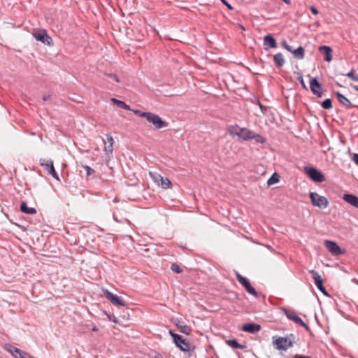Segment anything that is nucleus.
Listing matches in <instances>:
<instances>
[{
  "mask_svg": "<svg viewBox=\"0 0 358 358\" xmlns=\"http://www.w3.org/2000/svg\"><path fill=\"white\" fill-rule=\"evenodd\" d=\"M282 1H283L285 3H287V4H288V5H289V4H290V3H291L290 0H282Z\"/></svg>",
  "mask_w": 358,
  "mask_h": 358,
  "instance_id": "nucleus-47",
  "label": "nucleus"
},
{
  "mask_svg": "<svg viewBox=\"0 0 358 358\" xmlns=\"http://www.w3.org/2000/svg\"><path fill=\"white\" fill-rule=\"evenodd\" d=\"M324 246L334 256H338L341 254H344L345 252V250L341 249L336 242L332 241H325Z\"/></svg>",
  "mask_w": 358,
  "mask_h": 358,
  "instance_id": "nucleus-9",
  "label": "nucleus"
},
{
  "mask_svg": "<svg viewBox=\"0 0 358 358\" xmlns=\"http://www.w3.org/2000/svg\"><path fill=\"white\" fill-rule=\"evenodd\" d=\"M310 11L313 15H317L318 14V10L314 6H311L310 7Z\"/></svg>",
  "mask_w": 358,
  "mask_h": 358,
  "instance_id": "nucleus-41",
  "label": "nucleus"
},
{
  "mask_svg": "<svg viewBox=\"0 0 358 358\" xmlns=\"http://www.w3.org/2000/svg\"><path fill=\"white\" fill-rule=\"evenodd\" d=\"M159 186L166 189L171 186V182L167 178H162Z\"/></svg>",
  "mask_w": 358,
  "mask_h": 358,
  "instance_id": "nucleus-30",
  "label": "nucleus"
},
{
  "mask_svg": "<svg viewBox=\"0 0 358 358\" xmlns=\"http://www.w3.org/2000/svg\"><path fill=\"white\" fill-rule=\"evenodd\" d=\"M310 199L313 206L320 208H326L329 205L327 199L316 192H310Z\"/></svg>",
  "mask_w": 358,
  "mask_h": 358,
  "instance_id": "nucleus-4",
  "label": "nucleus"
},
{
  "mask_svg": "<svg viewBox=\"0 0 358 358\" xmlns=\"http://www.w3.org/2000/svg\"><path fill=\"white\" fill-rule=\"evenodd\" d=\"M318 50L324 55V60L329 62L332 60V50L329 46L322 45L319 47Z\"/></svg>",
  "mask_w": 358,
  "mask_h": 358,
  "instance_id": "nucleus-15",
  "label": "nucleus"
},
{
  "mask_svg": "<svg viewBox=\"0 0 358 358\" xmlns=\"http://www.w3.org/2000/svg\"><path fill=\"white\" fill-rule=\"evenodd\" d=\"M111 101L117 106L118 108H123L125 110H130V106L127 105L124 101L117 99L115 98H112Z\"/></svg>",
  "mask_w": 358,
  "mask_h": 358,
  "instance_id": "nucleus-25",
  "label": "nucleus"
},
{
  "mask_svg": "<svg viewBox=\"0 0 358 358\" xmlns=\"http://www.w3.org/2000/svg\"><path fill=\"white\" fill-rule=\"evenodd\" d=\"M294 55V57L298 59H302L305 56V50L302 46H299L297 49L293 50L292 51H289Z\"/></svg>",
  "mask_w": 358,
  "mask_h": 358,
  "instance_id": "nucleus-22",
  "label": "nucleus"
},
{
  "mask_svg": "<svg viewBox=\"0 0 358 358\" xmlns=\"http://www.w3.org/2000/svg\"><path fill=\"white\" fill-rule=\"evenodd\" d=\"M278 181H279V176L276 173H274L271 176V177L268 180L267 184H268V185H271L275 183H277Z\"/></svg>",
  "mask_w": 358,
  "mask_h": 358,
  "instance_id": "nucleus-29",
  "label": "nucleus"
},
{
  "mask_svg": "<svg viewBox=\"0 0 358 358\" xmlns=\"http://www.w3.org/2000/svg\"><path fill=\"white\" fill-rule=\"evenodd\" d=\"M292 321L294 323L304 327L306 330H310L309 326L306 323H305L297 315L294 317H293Z\"/></svg>",
  "mask_w": 358,
  "mask_h": 358,
  "instance_id": "nucleus-26",
  "label": "nucleus"
},
{
  "mask_svg": "<svg viewBox=\"0 0 358 358\" xmlns=\"http://www.w3.org/2000/svg\"><path fill=\"white\" fill-rule=\"evenodd\" d=\"M106 76L113 79L116 83H119L118 77L116 74L114 73H106Z\"/></svg>",
  "mask_w": 358,
  "mask_h": 358,
  "instance_id": "nucleus-38",
  "label": "nucleus"
},
{
  "mask_svg": "<svg viewBox=\"0 0 358 358\" xmlns=\"http://www.w3.org/2000/svg\"><path fill=\"white\" fill-rule=\"evenodd\" d=\"M150 113H151L150 112H142L139 116L144 117L148 120V117L150 116Z\"/></svg>",
  "mask_w": 358,
  "mask_h": 358,
  "instance_id": "nucleus-40",
  "label": "nucleus"
},
{
  "mask_svg": "<svg viewBox=\"0 0 358 358\" xmlns=\"http://www.w3.org/2000/svg\"><path fill=\"white\" fill-rule=\"evenodd\" d=\"M293 358H311L310 356H305L301 355H295Z\"/></svg>",
  "mask_w": 358,
  "mask_h": 358,
  "instance_id": "nucleus-43",
  "label": "nucleus"
},
{
  "mask_svg": "<svg viewBox=\"0 0 358 358\" xmlns=\"http://www.w3.org/2000/svg\"><path fill=\"white\" fill-rule=\"evenodd\" d=\"M148 122L152 123L155 129H159L168 126V122L164 121L158 115L151 113L148 117Z\"/></svg>",
  "mask_w": 358,
  "mask_h": 358,
  "instance_id": "nucleus-8",
  "label": "nucleus"
},
{
  "mask_svg": "<svg viewBox=\"0 0 358 358\" xmlns=\"http://www.w3.org/2000/svg\"><path fill=\"white\" fill-rule=\"evenodd\" d=\"M357 284H358V281H357Z\"/></svg>",
  "mask_w": 358,
  "mask_h": 358,
  "instance_id": "nucleus-55",
  "label": "nucleus"
},
{
  "mask_svg": "<svg viewBox=\"0 0 358 358\" xmlns=\"http://www.w3.org/2000/svg\"><path fill=\"white\" fill-rule=\"evenodd\" d=\"M260 108L262 110H263L264 107L260 104Z\"/></svg>",
  "mask_w": 358,
  "mask_h": 358,
  "instance_id": "nucleus-54",
  "label": "nucleus"
},
{
  "mask_svg": "<svg viewBox=\"0 0 358 358\" xmlns=\"http://www.w3.org/2000/svg\"><path fill=\"white\" fill-rule=\"evenodd\" d=\"M171 269L176 273H180L182 272V269L180 268V266L175 263L171 264Z\"/></svg>",
  "mask_w": 358,
  "mask_h": 358,
  "instance_id": "nucleus-35",
  "label": "nucleus"
},
{
  "mask_svg": "<svg viewBox=\"0 0 358 358\" xmlns=\"http://www.w3.org/2000/svg\"><path fill=\"white\" fill-rule=\"evenodd\" d=\"M83 167L86 171V175L87 177L94 173V169L90 167L89 166L85 165L83 166Z\"/></svg>",
  "mask_w": 358,
  "mask_h": 358,
  "instance_id": "nucleus-36",
  "label": "nucleus"
},
{
  "mask_svg": "<svg viewBox=\"0 0 358 358\" xmlns=\"http://www.w3.org/2000/svg\"><path fill=\"white\" fill-rule=\"evenodd\" d=\"M50 97H51V95H50V94L45 95V96H43V101H48V100H49L50 99Z\"/></svg>",
  "mask_w": 358,
  "mask_h": 358,
  "instance_id": "nucleus-45",
  "label": "nucleus"
},
{
  "mask_svg": "<svg viewBox=\"0 0 358 358\" xmlns=\"http://www.w3.org/2000/svg\"><path fill=\"white\" fill-rule=\"evenodd\" d=\"M343 199L347 203L358 208V196L351 194H344Z\"/></svg>",
  "mask_w": 358,
  "mask_h": 358,
  "instance_id": "nucleus-16",
  "label": "nucleus"
},
{
  "mask_svg": "<svg viewBox=\"0 0 358 358\" xmlns=\"http://www.w3.org/2000/svg\"><path fill=\"white\" fill-rule=\"evenodd\" d=\"M284 312L287 317L290 320H292L293 317L296 315V313L292 310L285 309Z\"/></svg>",
  "mask_w": 358,
  "mask_h": 358,
  "instance_id": "nucleus-33",
  "label": "nucleus"
},
{
  "mask_svg": "<svg viewBox=\"0 0 358 358\" xmlns=\"http://www.w3.org/2000/svg\"><path fill=\"white\" fill-rule=\"evenodd\" d=\"M110 320H113V322H117L115 317L114 318H110Z\"/></svg>",
  "mask_w": 358,
  "mask_h": 358,
  "instance_id": "nucleus-50",
  "label": "nucleus"
},
{
  "mask_svg": "<svg viewBox=\"0 0 358 358\" xmlns=\"http://www.w3.org/2000/svg\"><path fill=\"white\" fill-rule=\"evenodd\" d=\"M261 325L256 323H246L244 324L241 327L242 331L253 334L259 332L261 330Z\"/></svg>",
  "mask_w": 358,
  "mask_h": 358,
  "instance_id": "nucleus-13",
  "label": "nucleus"
},
{
  "mask_svg": "<svg viewBox=\"0 0 358 358\" xmlns=\"http://www.w3.org/2000/svg\"><path fill=\"white\" fill-rule=\"evenodd\" d=\"M34 37L38 41H41V43L46 44L48 45H50L52 44V38L48 35L45 29H40L35 31L34 34Z\"/></svg>",
  "mask_w": 358,
  "mask_h": 358,
  "instance_id": "nucleus-7",
  "label": "nucleus"
},
{
  "mask_svg": "<svg viewBox=\"0 0 358 358\" xmlns=\"http://www.w3.org/2000/svg\"><path fill=\"white\" fill-rule=\"evenodd\" d=\"M226 343L228 345L235 349H241L244 350L246 348L245 345H242L238 343L236 339H230L226 341Z\"/></svg>",
  "mask_w": 358,
  "mask_h": 358,
  "instance_id": "nucleus-24",
  "label": "nucleus"
},
{
  "mask_svg": "<svg viewBox=\"0 0 358 358\" xmlns=\"http://www.w3.org/2000/svg\"><path fill=\"white\" fill-rule=\"evenodd\" d=\"M297 75H298L297 77H296L297 80L301 83L302 87L307 90L308 88H307V87H306V84L304 83V80H303V76H302L301 73H297Z\"/></svg>",
  "mask_w": 358,
  "mask_h": 358,
  "instance_id": "nucleus-34",
  "label": "nucleus"
},
{
  "mask_svg": "<svg viewBox=\"0 0 358 358\" xmlns=\"http://www.w3.org/2000/svg\"><path fill=\"white\" fill-rule=\"evenodd\" d=\"M48 174L51 175L56 180H59V176H58L55 168L52 169V171Z\"/></svg>",
  "mask_w": 358,
  "mask_h": 358,
  "instance_id": "nucleus-39",
  "label": "nucleus"
},
{
  "mask_svg": "<svg viewBox=\"0 0 358 358\" xmlns=\"http://www.w3.org/2000/svg\"><path fill=\"white\" fill-rule=\"evenodd\" d=\"M304 171L310 177V178L314 182H322L325 181L324 176L315 168L310 166H305Z\"/></svg>",
  "mask_w": 358,
  "mask_h": 358,
  "instance_id": "nucleus-5",
  "label": "nucleus"
},
{
  "mask_svg": "<svg viewBox=\"0 0 358 358\" xmlns=\"http://www.w3.org/2000/svg\"><path fill=\"white\" fill-rule=\"evenodd\" d=\"M141 113H142V111H141V110H134V113L135 115H138V116L140 115V114H141Z\"/></svg>",
  "mask_w": 358,
  "mask_h": 358,
  "instance_id": "nucleus-46",
  "label": "nucleus"
},
{
  "mask_svg": "<svg viewBox=\"0 0 358 358\" xmlns=\"http://www.w3.org/2000/svg\"><path fill=\"white\" fill-rule=\"evenodd\" d=\"M110 320H113V322H117L115 317L114 318H110Z\"/></svg>",
  "mask_w": 358,
  "mask_h": 358,
  "instance_id": "nucleus-51",
  "label": "nucleus"
},
{
  "mask_svg": "<svg viewBox=\"0 0 358 358\" xmlns=\"http://www.w3.org/2000/svg\"><path fill=\"white\" fill-rule=\"evenodd\" d=\"M264 45H267L269 48H275L277 47V43L271 34H268L264 36Z\"/></svg>",
  "mask_w": 358,
  "mask_h": 358,
  "instance_id": "nucleus-17",
  "label": "nucleus"
},
{
  "mask_svg": "<svg viewBox=\"0 0 358 358\" xmlns=\"http://www.w3.org/2000/svg\"><path fill=\"white\" fill-rule=\"evenodd\" d=\"M169 334L173 338L176 347L180 348V350L183 352H188L190 350V344L186 339L183 338L180 335L174 333L171 330L169 331Z\"/></svg>",
  "mask_w": 358,
  "mask_h": 358,
  "instance_id": "nucleus-2",
  "label": "nucleus"
},
{
  "mask_svg": "<svg viewBox=\"0 0 358 358\" xmlns=\"http://www.w3.org/2000/svg\"><path fill=\"white\" fill-rule=\"evenodd\" d=\"M345 76L351 78L352 80L358 82V75L355 74V71L354 69H351V71L345 74Z\"/></svg>",
  "mask_w": 358,
  "mask_h": 358,
  "instance_id": "nucleus-32",
  "label": "nucleus"
},
{
  "mask_svg": "<svg viewBox=\"0 0 358 358\" xmlns=\"http://www.w3.org/2000/svg\"><path fill=\"white\" fill-rule=\"evenodd\" d=\"M104 143V152L107 156H110L113 153V138L111 135L107 134L106 135V141L103 140Z\"/></svg>",
  "mask_w": 358,
  "mask_h": 358,
  "instance_id": "nucleus-14",
  "label": "nucleus"
},
{
  "mask_svg": "<svg viewBox=\"0 0 358 358\" xmlns=\"http://www.w3.org/2000/svg\"><path fill=\"white\" fill-rule=\"evenodd\" d=\"M20 210L26 214L33 215L36 213V210L32 207H28L26 202L22 201L20 205Z\"/></svg>",
  "mask_w": 358,
  "mask_h": 358,
  "instance_id": "nucleus-21",
  "label": "nucleus"
},
{
  "mask_svg": "<svg viewBox=\"0 0 358 358\" xmlns=\"http://www.w3.org/2000/svg\"><path fill=\"white\" fill-rule=\"evenodd\" d=\"M273 60L276 66L278 67L282 66L285 63L283 55L281 52L274 55Z\"/></svg>",
  "mask_w": 358,
  "mask_h": 358,
  "instance_id": "nucleus-23",
  "label": "nucleus"
},
{
  "mask_svg": "<svg viewBox=\"0 0 358 358\" xmlns=\"http://www.w3.org/2000/svg\"><path fill=\"white\" fill-rule=\"evenodd\" d=\"M110 320H113V322H117L115 317L114 318H110Z\"/></svg>",
  "mask_w": 358,
  "mask_h": 358,
  "instance_id": "nucleus-52",
  "label": "nucleus"
},
{
  "mask_svg": "<svg viewBox=\"0 0 358 358\" xmlns=\"http://www.w3.org/2000/svg\"><path fill=\"white\" fill-rule=\"evenodd\" d=\"M150 176L152 178V179L154 180V182L157 185H159V183L161 180H162V176L157 173H152L150 172Z\"/></svg>",
  "mask_w": 358,
  "mask_h": 358,
  "instance_id": "nucleus-27",
  "label": "nucleus"
},
{
  "mask_svg": "<svg viewBox=\"0 0 358 358\" xmlns=\"http://www.w3.org/2000/svg\"><path fill=\"white\" fill-rule=\"evenodd\" d=\"M354 88H355V90H356L357 91H358V86H354Z\"/></svg>",
  "mask_w": 358,
  "mask_h": 358,
  "instance_id": "nucleus-53",
  "label": "nucleus"
},
{
  "mask_svg": "<svg viewBox=\"0 0 358 358\" xmlns=\"http://www.w3.org/2000/svg\"><path fill=\"white\" fill-rule=\"evenodd\" d=\"M239 27H241V29L242 30H245V27H244L243 25L239 24Z\"/></svg>",
  "mask_w": 358,
  "mask_h": 358,
  "instance_id": "nucleus-49",
  "label": "nucleus"
},
{
  "mask_svg": "<svg viewBox=\"0 0 358 358\" xmlns=\"http://www.w3.org/2000/svg\"><path fill=\"white\" fill-rule=\"evenodd\" d=\"M321 105L324 109H330L332 108V101L331 99H326L322 102Z\"/></svg>",
  "mask_w": 358,
  "mask_h": 358,
  "instance_id": "nucleus-31",
  "label": "nucleus"
},
{
  "mask_svg": "<svg viewBox=\"0 0 358 358\" xmlns=\"http://www.w3.org/2000/svg\"><path fill=\"white\" fill-rule=\"evenodd\" d=\"M176 325L179 329L180 332H182V333H183V334H185L186 335L190 334V333L192 331L191 327L189 326H188V325L185 324L183 322H181V321L178 320L176 323Z\"/></svg>",
  "mask_w": 358,
  "mask_h": 358,
  "instance_id": "nucleus-20",
  "label": "nucleus"
},
{
  "mask_svg": "<svg viewBox=\"0 0 358 358\" xmlns=\"http://www.w3.org/2000/svg\"><path fill=\"white\" fill-rule=\"evenodd\" d=\"M309 273L312 275V277L314 280V282L317 287V289L323 293L325 296H329L325 287L323 285V280L320 276V275L315 271V270L309 271Z\"/></svg>",
  "mask_w": 358,
  "mask_h": 358,
  "instance_id": "nucleus-10",
  "label": "nucleus"
},
{
  "mask_svg": "<svg viewBox=\"0 0 358 358\" xmlns=\"http://www.w3.org/2000/svg\"><path fill=\"white\" fill-rule=\"evenodd\" d=\"M229 133L232 136H237L242 141L251 140L252 131L247 128H241L238 126L232 127Z\"/></svg>",
  "mask_w": 358,
  "mask_h": 358,
  "instance_id": "nucleus-1",
  "label": "nucleus"
},
{
  "mask_svg": "<svg viewBox=\"0 0 358 358\" xmlns=\"http://www.w3.org/2000/svg\"><path fill=\"white\" fill-rule=\"evenodd\" d=\"M40 165L47 171L48 173H49L52 169H54L53 162L51 159H40Z\"/></svg>",
  "mask_w": 358,
  "mask_h": 358,
  "instance_id": "nucleus-19",
  "label": "nucleus"
},
{
  "mask_svg": "<svg viewBox=\"0 0 358 358\" xmlns=\"http://www.w3.org/2000/svg\"><path fill=\"white\" fill-rule=\"evenodd\" d=\"M105 296L108 299L113 303L117 304L121 306H126L127 302L122 299L120 296L113 294L108 290L104 292Z\"/></svg>",
  "mask_w": 358,
  "mask_h": 358,
  "instance_id": "nucleus-12",
  "label": "nucleus"
},
{
  "mask_svg": "<svg viewBox=\"0 0 358 358\" xmlns=\"http://www.w3.org/2000/svg\"><path fill=\"white\" fill-rule=\"evenodd\" d=\"M336 97L338 99V101L342 105L345 106L346 108H352V107L355 106L354 105L352 104V103L350 102V101L348 98H346L344 95H343L339 92H336Z\"/></svg>",
  "mask_w": 358,
  "mask_h": 358,
  "instance_id": "nucleus-18",
  "label": "nucleus"
},
{
  "mask_svg": "<svg viewBox=\"0 0 358 358\" xmlns=\"http://www.w3.org/2000/svg\"><path fill=\"white\" fill-rule=\"evenodd\" d=\"M92 330L93 331H98V328H97L96 326H94V327H93V328H92Z\"/></svg>",
  "mask_w": 358,
  "mask_h": 358,
  "instance_id": "nucleus-48",
  "label": "nucleus"
},
{
  "mask_svg": "<svg viewBox=\"0 0 358 358\" xmlns=\"http://www.w3.org/2000/svg\"><path fill=\"white\" fill-rule=\"evenodd\" d=\"M353 161L358 165V154L355 153L352 157Z\"/></svg>",
  "mask_w": 358,
  "mask_h": 358,
  "instance_id": "nucleus-44",
  "label": "nucleus"
},
{
  "mask_svg": "<svg viewBox=\"0 0 358 358\" xmlns=\"http://www.w3.org/2000/svg\"><path fill=\"white\" fill-rule=\"evenodd\" d=\"M251 139H254L255 142L259 143H264L265 142V138L262 136L260 134H255L253 132L251 135Z\"/></svg>",
  "mask_w": 358,
  "mask_h": 358,
  "instance_id": "nucleus-28",
  "label": "nucleus"
},
{
  "mask_svg": "<svg viewBox=\"0 0 358 358\" xmlns=\"http://www.w3.org/2000/svg\"><path fill=\"white\" fill-rule=\"evenodd\" d=\"M236 278L238 281L244 287L245 290L252 296H258V293L255 290V289L251 285L250 280L245 278L242 276L239 273L236 272Z\"/></svg>",
  "mask_w": 358,
  "mask_h": 358,
  "instance_id": "nucleus-6",
  "label": "nucleus"
},
{
  "mask_svg": "<svg viewBox=\"0 0 358 358\" xmlns=\"http://www.w3.org/2000/svg\"><path fill=\"white\" fill-rule=\"evenodd\" d=\"M293 334L286 337H279L275 339L273 343L275 348L279 350H287L288 348L293 346V341L290 337H292Z\"/></svg>",
  "mask_w": 358,
  "mask_h": 358,
  "instance_id": "nucleus-3",
  "label": "nucleus"
},
{
  "mask_svg": "<svg viewBox=\"0 0 358 358\" xmlns=\"http://www.w3.org/2000/svg\"><path fill=\"white\" fill-rule=\"evenodd\" d=\"M281 45L285 49L287 50L288 52L289 51H292V48L287 43V41L285 40H283L282 42H281Z\"/></svg>",
  "mask_w": 358,
  "mask_h": 358,
  "instance_id": "nucleus-37",
  "label": "nucleus"
},
{
  "mask_svg": "<svg viewBox=\"0 0 358 358\" xmlns=\"http://www.w3.org/2000/svg\"><path fill=\"white\" fill-rule=\"evenodd\" d=\"M221 1L230 10L233 9V7L226 0H221Z\"/></svg>",
  "mask_w": 358,
  "mask_h": 358,
  "instance_id": "nucleus-42",
  "label": "nucleus"
},
{
  "mask_svg": "<svg viewBox=\"0 0 358 358\" xmlns=\"http://www.w3.org/2000/svg\"><path fill=\"white\" fill-rule=\"evenodd\" d=\"M311 92L317 97H321L323 93V87L316 78H313L310 81Z\"/></svg>",
  "mask_w": 358,
  "mask_h": 358,
  "instance_id": "nucleus-11",
  "label": "nucleus"
}]
</instances>
